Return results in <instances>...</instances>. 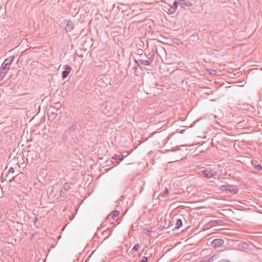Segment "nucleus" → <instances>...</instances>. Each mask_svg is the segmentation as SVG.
Returning <instances> with one entry per match:
<instances>
[{
	"label": "nucleus",
	"instance_id": "1",
	"mask_svg": "<svg viewBox=\"0 0 262 262\" xmlns=\"http://www.w3.org/2000/svg\"><path fill=\"white\" fill-rule=\"evenodd\" d=\"M70 188V184L68 183H65L64 185L58 183L54 185V191H60L59 193L57 194V199L63 198Z\"/></svg>",
	"mask_w": 262,
	"mask_h": 262
},
{
	"label": "nucleus",
	"instance_id": "2",
	"mask_svg": "<svg viewBox=\"0 0 262 262\" xmlns=\"http://www.w3.org/2000/svg\"><path fill=\"white\" fill-rule=\"evenodd\" d=\"M13 60V57H10L5 60L0 69V77L3 78L7 74Z\"/></svg>",
	"mask_w": 262,
	"mask_h": 262
},
{
	"label": "nucleus",
	"instance_id": "3",
	"mask_svg": "<svg viewBox=\"0 0 262 262\" xmlns=\"http://www.w3.org/2000/svg\"><path fill=\"white\" fill-rule=\"evenodd\" d=\"M222 190L232 194H236L239 191V189L237 188L230 185L223 186Z\"/></svg>",
	"mask_w": 262,
	"mask_h": 262
},
{
	"label": "nucleus",
	"instance_id": "4",
	"mask_svg": "<svg viewBox=\"0 0 262 262\" xmlns=\"http://www.w3.org/2000/svg\"><path fill=\"white\" fill-rule=\"evenodd\" d=\"M198 173L207 178H210L213 177V173L211 170L205 169L200 170Z\"/></svg>",
	"mask_w": 262,
	"mask_h": 262
},
{
	"label": "nucleus",
	"instance_id": "5",
	"mask_svg": "<svg viewBox=\"0 0 262 262\" xmlns=\"http://www.w3.org/2000/svg\"><path fill=\"white\" fill-rule=\"evenodd\" d=\"M63 68L64 70L62 72V77L63 79H64L68 77L72 69L69 65L64 66Z\"/></svg>",
	"mask_w": 262,
	"mask_h": 262
},
{
	"label": "nucleus",
	"instance_id": "6",
	"mask_svg": "<svg viewBox=\"0 0 262 262\" xmlns=\"http://www.w3.org/2000/svg\"><path fill=\"white\" fill-rule=\"evenodd\" d=\"M178 5H179L180 6L183 7L184 6H188V7H192L193 4L192 3L186 1L185 0H180L179 1L177 2Z\"/></svg>",
	"mask_w": 262,
	"mask_h": 262
},
{
	"label": "nucleus",
	"instance_id": "7",
	"mask_svg": "<svg viewBox=\"0 0 262 262\" xmlns=\"http://www.w3.org/2000/svg\"><path fill=\"white\" fill-rule=\"evenodd\" d=\"M66 27H65V30L67 32H70L71 30H73L74 28V24L70 20H67L66 21Z\"/></svg>",
	"mask_w": 262,
	"mask_h": 262
},
{
	"label": "nucleus",
	"instance_id": "8",
	"mask_svg": "<svg viewBox=\"0 0 262 262\" xmlns=\"http://www.w3.org/2000/svg\"><path fill=\"white\" fill-rule=\"evenodd\" d=\"M177 7H178V3H177V1H176L173 3V5L172 6H171L170 8L168 9L167 13L168 14H173L176 12Z\"/></svg>",
	"mask_w": 262,
	"mask_h": 262
},
{
	"label": "nucleus",
	"instance_id": "9",
	"mask_svg": "<svg viewBox=\"0 0 262 262\" xmlns=\"http://www.w3.org/2000/svg\"><path fill=\"white\" fill-rule=\"evenodd\" d=\"M224 243L223 239L221 238L214 239V248H219Z\"/></svg>",
	"mask_w": 262,
	"mask_h": 262
},
{
	"label": "nucleus",
	"instance_id": "10",
	"mask_svg": "<svg viewBox=\"0 0 262 262\" xmlns=\"http://www.w3.org/2000/svg\"><path fill=\"white\" fill-rule=\"evenodd\" d=\"M120 214V212L119 211L115 210L113 212H112L107 216V219L108 220H111V219H114L116 217L118 216Z\"/></svg>",
	"mask_w": 262,
	"mask_h": 262
},
{
	"label": "nucleus",
	"instance_id": "11",
	"mask_svg": "<svg viewBox=\"0 0 262 262\" xmlns=\"http://www.w3.org/2000/svg\"><path fill=\"white\" fill-rule=\"evenodd\" d=\"M126 155H123L122 153H120L119 155H116L114 157H113V159L115 160H122L125 157H126Z\"/></svg>",
	"mask_w": 262,
	"mask_h": 262
},
{
	"label": "nucleus",
	"instance_id": "12",
	"mask_svg": "<svg viewBox=\"0 0 262 262\" xmlns=\"http://www.w3.org/2000/svg\"><path fill=\"white\" fill-rule=\"evenodd\" d=\"M139 62L144 66H149L151 62L147 60L140 59L139 60Z\"/></svg>",
	"mask_w": 262,
	"mask_h": 262
},
{
	"label": "nucleus",
	"instance_id": "13",
	"mask_svg": "<svg viewBox=\"0 0 262 262\" xmlns=\"http://www.w3.org/2000/svg\"><path fill=\"white\" fill-rule=\"evenodd\" d=\"M182 226V221L179 219L177 220L175 229H179Z\"/></svg>",
	"mask_w": 262,
	"mask_h": 262
},
{
	"label": "nucleus",
	"instance_id": "14",
	"mask_svg": "<svg viewBox=\"0 0 262 262\" xmlns=\"http://www.w3.org/2000/svg\"><path fill=\"white\" fill-rule=\"evenodd\" d=\"M140 248V245L139 244H136L132 249L131 251L133 253L136 251H137Z\"/></svg>",
	"mask_w": 262,
	"mask_h": 262
},
{
	"label": "nucleus",
	"instance_id": "15",
	"mask_svg": "<svg viewBox=\"0 0 262 262\" xmlns=\"http://www.w3.org/2000/svg\"><path fill=\"white\" fill-rule=\"evenodd\" d=\"M59 191H60L59 190L54 191V186H53L52 189V193H53V194H54V197L56 199H57V194L59 193Z\"/></svg>",
	"mask_w": 262,
	"mask_h": 262
},
{
	"label": "nucleus",
	"instance_id": "16",
	"mask_svg": "<svg viewBox=\"0 0 262 262\" xmlns=\"http://www.w3.org/2000/svg\"><path fill=\"white\" fill-rule=\"evenodd\" d=\"M147 257L146 256H144L142 257V259L139 262H147Z\"/></svg>",
	"mask_w": 262,
	"mask_h": 262
},
{
	"label": "nucleus",
	"instance_id": "17",
	"mask_svg": "<svg viewBox=\"0 0 262 262\" xmlns=\"http://www.w3.org/2000/svg\"><path fill=\"white\" fill-rule=\"evenodd\" d=\"M212 260V257L207 258L206 259H203L202 262H210Z\"/></svg>",
	"mask_w": 262,
	"mask_h": 262
},
{
	"label": "nucleus",
	"instance_id": "18",
	"mask_svg": "<svg viewBox=\"0 0 262 262\" xmlns=\"http://www.w3.org/2000/svg\"><path fill=\"white\" fill-rule=\"evenodd\" d=\"M168 193V190L167 189H166L164 191V193L163 194V196L164 197L166 196L167 195Z\"/></svg>",
	"mask_w": 262,
	"mask_h": 262
},
{
	"label": "nucleus",
	"instance_id": "19",
	"mask_svg": "<svg viewBox=\"0 0 262 262\" xmlns=\"http://www.w3.org/2000/svg\"><path fill=\"white\" fill-rule=\"evenodd\" d=\"M255 168L257 170H261L262 169V167L260 165H258L257 166L255 167Z\"/></svg>",
	"mask_w": 262,
	"mask_h": 262
},
{
	"label": "nucleus",
	"instance_id": "20",
	"mask_svg": "<svg viewBox=\"0 0 262 262\" xmlns=\"http://www.w3.org/2000/svg\"><path fill=\"white\" fill-rule=\"evenodd\" d=\"M150 233V231L149 230H144V233L147 235H148Z\"/></svg>",
	"mask_w": 262,
	"mask_h": 262
},
{
	"label": "nucleus",
	"instance_id": "21",
	"mask_svg": "<svg viewBox=\"0 0 262 262\" xmlns=\"http://www.w3.org/2000/svg\"><path fill=\"white\" fill-rule=\"evenodd\" d=\"M9 172L13 173L14 172V169L12 167H10L9 169Z\"/></svg>",
	"mask_w": 262,
	"mask_h": 262
},
{
	"label": "nucleus",
	"instance_id": "22",
	"mask_svg": "<svg viewBox=\"0 0 262 262\" xmlns=\"http://www.w3.org/2000/svg\"><path fill=\"white\" fill-rule=\"evenodd\" d=\"M210 244H213V241L210 242Z\"/></svg>",
	"mask_w": 262,
	"mask_h": 262
}]
</instances>
